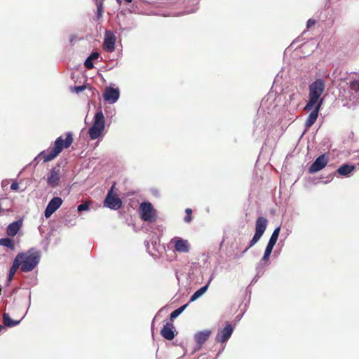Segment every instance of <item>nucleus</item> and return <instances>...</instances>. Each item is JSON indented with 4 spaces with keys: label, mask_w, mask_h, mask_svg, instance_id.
<instances>
[{
    "label": "nucleus",
    "mask_w": 359,
    "mask_h": 359,
    "mask_svg": "<svg viewBox=\"0 0 359 359\" xmlns=\"http://www.w3.org/2000/svg\"><path fill=\"white\" fill-rule=\"evenodd\" d=\"M233 331V327L229 323H226V341L230 338Z\"/></svg>",
    "instance_id": "a878e982"
},
{
    "label": "nucleus",
    "mask_w": 359,
    "mask_h": 359,
    "mask_svg": "<svg viewBox=\"0 0 359 359\" xmlns=\"http://www.w3.org/2000/svg\"><path fill=\"white\" fill-rule=\"evenodd\" d=\"M209 283L206 284L205 285L203 286L198 290H196L191 297L190 301L191 302L196 301L197 299H198L200 297H201L208 290Z\"/></svg>",
    "instance_id": "aec40b11"
},
{
    "label": "nucleus",
    "mask_w": 359,
    "mask_h": 359,
    "mask_svg": "<svg viewBox=\"0 0 359 359\" xmlns=\"http://www.w3.org/2000/svg\"><path fill=\"white\" fill-rule=\"evenodd\" d=\"M88 57L90 58V60H92L97 59L99 57V53L97 52H94Z\"/></svg>",
    "instance_id": "473e14b6"
},
{
    "label": "nucleus",
    "mask_w": 359,
    "mask_h": 359,
    "mask_svg": "<svg viewBox=\"0 0 359 359\" xmlns=\"http://www.w3.org/2000/svg\"><path fill=\"white\" fill-rule=\"evenodd\" d=\"M327 161L325 154L319 156L309 168V173H316L321 170L326 166Z\"/></svg>",
    "instance_id": "9b49d317"
},
{
    "label": "nucleus",
    "mask_w": 359,
    "mask_h": 359,
    "mask_svg": "<svg viewBox=\"0 0 359 359\" xmlns=\"http://www.w3.org/2000/svg\"><path fill=\"white\" fill-rule=\"evenodd\" d=\"M196 10V8H194V9H191V10H189V11L187 10V11H186L184 13H191L194 12Z\"/></svg>",
    "instance_id": "e433bc0d"
},
{
    "label": "nucleus",
    "mask_w": 359,
    "mask_h": 359,
    "mask_svg": "<svg viewBox=\"0 0 359 359\" xmlns=\"http://www.w3.org/2000/svg\"><path fill=\"white\" fill-rule=\"evenodd\" d=\"M327 1H330L331 0H327Z\"/></svg>",
    "instance_id": "79ce46f5"
},
{
    "label": "nucleus",
    "mask_w": 359,
    "mask_h": 359,
    "mask_svg": "<svg viewBox=\"0 0 359 359\" xmlns=\"http://www.w3.org/2000/svg\"><path fill=\"white\" fill-rule=\"evenodd\" d=\"M267 222V219L264 217H259L257 219L255 223V233L250 241L248 246L243 250V253L246 252L260 240L266 231Z\"/></svg>",
    "instance_id": "39448f33"
},
{
    "label": "nucleus",
    "mask_w": 359,
    "mask_h": 359,
    "mask_svg": "<svg viewBox=\"0 0 359 359\" xmlns=\"http://www.w3.org/2000/svg\"><path fill=\"white\" fill-rule=\"evenodd\" d=\"M174 326L170 322H168L161 330V334L168 340H172L175 337Z\"/></svg>",
    "instance_id": "2eb2a0df"
},
{
    "label": "nucleus",
    "mask_w": 359,
    "mask_h": 359,
    "mask_svg": "<svg viewBox=\"0 0 359 359\" xmlns=\"http://www.w3.org/2000/svg\"><path fill=\"white\" fill-rule=\"evenodd\" d=\"M19 267L20 264L18 263V261L14 259L8 275L7 280L8 282H11L13 280V276Z\"/></svg>",
    "instance_id": "412c9836"
},
{
    "label": "nucleus",
    "mask_w": 359,
    "mask_h": 359,
    "mask_svg": "<svg viewBox=\"0 0 359 359\" xmlns=\"http://www.w3.org/2000/svg\"><path fill=\"white\" fill-rule=\"evenodd\" d=\"M120 93L118 88H106L103 93V98L110 104L115 103L119 98Z\"/></svg>",
    "instance_id": "f8f14e48"
},
{
    "label": "nucleus",
    "mask_w": 359,
    "mask_h": 359,
    "mask_svg": "<svg viewBox=\"0 0 359 359\" xmlns=\"http://www.w3.org/2000/svg\"><path fill=\"white\" fill-rule=\"evenodd\" d=\"M62 204V200L60 197H53L48 203L44 215L49 218Z\"/></svg>",
    "instance_id": "1a4fd4ad"
},
{
    "label": "nucleus",
    "mask_w": 359,
    "mask_h": 359,
    "mask_svg": "<svg viewBox=\"0 0 359 359\" xmlns=\"http://www.w3.org/2000/svg\"><path fill=\"white\" fill-rule=\"evenodd\" d=\"M280 226H279L273 230L268 243H271L273 245H276L278 238V236L280 234Z\"/></svg>",
    "instance_id": "b1692460"
},
{
    "label": "nucleus",
    "mask_w": 359,
    "mask_h": 359,
    "mask_svg": "<svg viewBox=\"0 0 359 359\" xmlns=\"http://www.w3.org/2000/svg\"><path fill=\"white\" fill-rule=\"evenodd\" d=\"M274 245H273L271 243H267L264 255L256 267L257 276H258L259 273H263L262 267L266 264V262L269 260Z\"/></svg>",
    "instance_id": "ddd939ff"
},
{
    "label": "nucleus",
    "mask_w": 359,
    "mask_h": 359,
    "mask_svg": "<svg viewBox=\"0 0 359 359\" xmlns=\"http://www.w3.org/2000/svg\"><path fill=\"white\" fill-rule=\"evenodd\" d=\"M187 305H188L187 304H184V305L180 306V308H178L177 309L173 311L170 313V320H172L173 319L176 318L179 315H180L184 311V310L186 309Z\"/></svg>",
    "instance_id": "393cba45"
},
{
    "label": "nucleus",
    "mask_w": 359,
    "mask_h": 359,
    "mask_svg": "<svg viewBox=\"0 0 359 359\" xmlns=\"http://www.w3.org/2000/svg\"><path fill=\"white\" fill-rule=\"evenodd\" d=\"M72 142V134L67 133L65 140H63L62 136L57 138L54 143V148L50 151H43L39 153L34 159V162H38L40 158H43L44 163L52 161L62 151L64 147L69 148Z\"/></svg>",
    "instance_id": "f03ea898"
},
{
    "label": "nucleus",
    "mask_w": 359,
    "mask_h": 359,
    "mask_svg": "<svg viewBox=\"0 0 359 359\" xmlns=\"http://www.w3.org/2000/svg\"><path fill=\"white\" fill-rule=\"evenodd\" d=\"M60 181V169L53 168L50 170L47 175V183L52 187H55L58 185Z\"/></svg>",
    "instance_id": "4468645a"
},
{
    "label": "nucleus",
    "mask_w": 359,
    "mask_h": 359,
    "mask_svg": "<svg viewBox=\"0 0 359 359\" xmlns=\"http://www.w3.org/2000/svg\"><path fill=\"white\" fill-rule=\"evenodd\" d=\"M325 88V82L322 79H316L309 85V100L304 107V110L311 111L304 126L306 129L310 128L316 121L319 111L323 104V97H321Z\"/></svg>",
    "instance_id": "f257e3e1"
},
{
    "label": "nucleus",
    "mask_w": 359,
    "mask_h": 359,
    "mask_svg": "<svg viewBox=\"0 0 359 359\" xmlns=\"http://www.w3.org/2000/svg\"><path fill=\"white\" fill-rule=\"evenodd\" d=\"M105 119L102 111H97L93 118L92 126L88 130V134L91 140L99 138L104 130Z\"/></svg>",
    "instance_id": "20e7f679"
},
{
    "label": "nucleus",
    "mask_w": 359,
    "mask_h": 359,
    "mask_svg": "<svg viewBox=\"0 0 359 359\" xmlns=\"http://www.w3.org/2000/svg\"><path fill=\"white\" fill-rule=\"evenodd\" d=\"M21 226H22V221H20V220L12 222L7 227V230H6L7 234L10 236H15L19 231Z\"/></svg>",
    "instance_id": "f3484780"
},
{
    "label": "nucleus",
    "mask_w": 359,
    "mask_h": 359,
    "mask_svg": "<svg viewBox=\"0 0 359 359\" xmlns=\"http://www.w3.org/2000/svg\"><path fill=\"white\" fill-rule=\"evenodd\" d=\"M301 97H302V95L298 91L290 95V101H295V100L299 101L301 99Z\"/></svg>",
    "instance_id": "cd10ccee"
},
{
    "label": "nucleus",
    "mask_w": 359,
    "mask_h": 359,
    "mask_svg": "<svg viewBox=\"0 0 359 359\" xmlns=\"http://www.w3.org/2000/svg\"><path fill=\"white\" fill-rule=\"evenodd\" d=\"M126 2L128 3H130L132 1V0H125Z\"/></svg>",
    "instance_id": "a19ab883"
},
{
    "label": "nucleus",
    "mask_w": 359,
    "mask_h": 359,
    "mask_svg": "<svg viewBox=\"0 0 359 359\" xmlns=\"http://www.w3.org/2000/svg\"><path fill=\"white\" fill-rule=\"evenodd\" d=\"M116 39L114 33L109 30H107L104 34L103 48L109 53H111L115 49V43Z\"/></svg>",
    "instance_id": "9d476101"
},
{
    "label": "nucleus",
    "mask_w": 359,
    "mask_h": 359,
    "mask_svg": "<svg viewBox=\"0 0 359 359\" xmlns=\"http://www.w3.org/2000/svg\"><path fill=\"white\" fill-rule=\"evenodd\" d=\"M19 188V184L17 182H13L11 185V189L13 191H17Z\"/></svg>",
    "instance_id": "72a5a7b5"
},
{
    "label": "nucleus",
    "mask_w": 359,
    "mask_h": 359,
    "mask_svg": "<svg viewBox=\"0 0 359 359\" xmlns=\"http://www.w3.org/2000/svg\"><path fill=\"white\" fill-rule=\"evenodd\" d=\"M191 220V215H187L185 217H184V221L186 222H190Z\"/></svg>",
    "instance_id": "c9c22d12"
},
{
    "label": "nucleus",
    "mask_w": 359,
    "mask_h": 359,
    "mask_svg": "<svg viewBox=\"0 0 359 359\" xmlns=\"http://www.w3.org/2000/svg\"><path fill=\"white\" fill-rule=\"evenodd\" d=\"M350 89L354 98L359 100V75L350 81Z\"/></svg>",
    "instance_id": "dca6fc26"
},
{
    "label": "nucleus",
    "mask_w": 359,
    "mask_h": 359,
    "mask_svg": "<svg viewBox=\"0 0 359 359\" xmlns=\"http://www.w3.org/2000/svg\"><path fill=\"white\" fill-rule=\"evenodd\" d=\"M242 318V314H239L236 316V321H239Z\"/></svg>",
    "instance_id": "58836bf2"
},
{
    "label": "nucleus",
    "mask_w": 359,
    "mask_h": 359,
    "mask_svg": "<svg viewBox=\"0 0 359 359\" xmlns=\"http://www.w3.org/2000/svg\"><path fill=\"white\" fill-rule=\"evenodd\" d=\"M3 321H4V324L7 327L15 326V325H18L20 322V320H12L8 313H4L3 315Z\"/></svg>",
    "instance_id": "4be33fe9"
},
{
    "label": "nucleus",
    "mask_w": 359,
    "mask_h": 359,
    "mask_svg": "<svg viewBox=\"0 0 359 359\" xmlns=\"http://www.w3.org/2000/svg\"><path fill=\"white\" fill-rule=\"evenodd\" d=\"M121 205V200L112 194V189H111L104 200V205L112 210H118Z\"/></svg>",
    "instance_id": "6e6552de"
},
{
    "label": "nucleus",
    "mask_w": 359,
    "mask_h": 359,
    "mask_svg": "<svg viewBox=\"0 0 359 359\" xmlns=\"http://www.w3.org/2000/svg\"><path fill=\"white\" fill-rule=\"evenodd\" d=\"M315 24H316V20H315L309 19L307 21L306 27H307V28H309V27H312L313 25H314Z\"/></svg>",
    "instance_id": "2f4dec72"
},
{
    "label": "nucleus",
    "mask_w": 359,
    "mask_h": 359,
    "mask_svg": "<svg viewBox=\"0 0 359 359\" xmlns=\"http://www.w3.org/2000/svg\"><path fill=\"white\" fill-rule=\"evenodd\" d=\"M355 169V165L344 164L341 165L337 169V172L342 176H348L353 170Z\"/></svg>",
    "instance_id": "6ab92c4d"
},
{
    "label": "nucleus",
    "mask_w": 359,
    "mask_h": 359,
    "mask_svg": "<svg viewBox=\"0 0 359 359\" xmlns=\"http://www.w3.org/2000/svg\"><path fill=\"white\" fill-rule=\"evenodd\" d=\"M191 212H192V211H191V209L187 208V209L186 210V213H187V215H191Z\"/></svg>",
    "instance_id": "4c0bfd02"
},
{
    "label": "nucleus",
    "mask_w": 359,
    "mask_h": 359,
    "mask_svg": "<svg viewBox=\"0 0 359 359\" xmlns=\"http://www.w3.org/2000/svg\"><path fill=\"white\" fill-rule=\"evenodd\" d=\"M170 244L174 248L176 252L180 253H187L191 248L190 243L187 240L178 236L172 238L170 241Z\"/></svg>",
    "instance_id": "0eeeda50"
},
{
    "label": "nucleus",
    "mask_w": 359,
    "mask_h": 359,
    "mask_svg": "<svg viewBox=\"0 0 359 359\" xmlns=\"http://www.w3.org/2000/svg\"><path fill=\"white\" fill-rule=\"evenodd\" d=\"M102 12V5L100 4V5L97 6V14H98V15H100Z\"/></svg>",
    "instance_id": "f704fd0d"
},
{
    "label": "nucleus",
    "mask_w": 359,
    "mask_h": 359,
    "mask_svg": "<svg viewBox=\"0 0 359 359\" xmlns=\"http://www.w3.org/2000/svg\"><path fill=\"white\" fill-rule=\"evenodd\" d=\"M140 213L144 221L152 222L156 219L155 210L151 203H142L140 206Z\"/></svg>",
    "instance_id": "423d86ee"
},
{
    "label": "nucleus",
    "mask_w": 359,
    "mask_h": 359,
    "mask_svg": "<svg viewBox=\"0 0 359 359\" xmlns=\"http://www.w3.org/2000/svg\"><path fill=\"white\" fill-rule=\"evenodd\" d=\"M15 260H18L20 264V270L22 272H29L32 271L40 261V254L38 252L18 253Z\"/></svg>",
    "instance_id": "7ed1b4c3"
},
{
    "label": "nucleus",
    "mask_w": 359,
    "mask_h": 359,
    "mask_svg": "<svg viewBox=\"0 0 359 359\" xmlns=\"http://www.w3.org/2000/svg\"><path fill=\"white\" fill-rule=\"evenodd\" d=\"M84 89H85L84 86H75L74 88L73 91L76 93H79L82 92Z\"/></svg>",
    "instance_id": "7c9ffc66"
},
{
    "label": "nucleus",
    "mask_w": 359,
    "mask_h": 359,
    "mask_svg": "<svg viewBox=\"0 0 359 359\" xmlns=\"http://www.w3.org/2000/svg\"><path fill=\"white\" fill-rule=\"evenodd\" d=\"M0 245L6 247L12 250L15 249V244L13 241L9 238H0Z\"/></svg>",
    "instance_id": "5701e85b"
},
{
    "label": "nucleus",
    "mask_w": 359,
    "mask_h": 359,
    "mask_svg": "<svg viewBox=\"0 0 359 359\" xmlns=\"http://www.w3.org/2000/svg\"><path fill=\"white\" fill-rule=\"evenodd\" d=\"M88 209V205L87 203H82V204H80L78 208H77V210L79 212H81V211H83V210H87Z\"/></svg>",
    "instance_id": "c756f323"
},
{
    "label": "nucleus",
    "mask_w": 359,
    "mask_h": 359,
    "mask_svg": "<svg viewBox=\"0 0 359 359\" xmlns=\"http://www.w3.org/2000/svg\"><path fill=\"white\" fill-rule=\"evenodd\" d=\"M216 339L219 342H224V328H221L219 330Z\"/></svg>",
    "instance_id": "bb28decb"
},
{
    "label": "nucleus",
    "mask_w": 359,
    "mask_h": 359,
    "mask_svg": "<svg viewBox=\"0 0 359 359\" xmlns=\"http://www.w3.org/2000/svg\"><path fill=\"white\" fill-rule=\"evenodd\" d=\"M3 329H4V327H3L1 325H0V332H1Z\"/></svg>",
    "instance_id": "ea45409f"
},
{
    "label": "nucleus",
    "mask_w": 359,
    "mask_h": 359,
    "mask_svg": "<svg viewBox=\"0 0 359 359\" xmlns=\"http://www.w3.org/2000/svg\"><path fill=\"white\" fill-rule=\"evenodd\" d=\"M210 333L209 330L198 332L194 335V339L198 344L201 345L208 339Z\"/></svg>",
    "instance_id": "a211bd4d"
},
{
    "label": "nucleus",
    "mask_w": 359,
    "mask_h": 359,
    "mask_svg": "<svg viewBox=\"0 0 359 359\" xmlns=\"http://www.w3.org/2000/svg\"><path fill=\"white\" fill-rule=\"evenodd\" d=\"M92 61H93V60H90V58H89V57H88V58L86 60V61H85V62H84V65H85V66H86V67L87 69H92V68L93 67V62H92Z\"/></svg>",
    "instance_id": "c85d7f7f"
}]
</instances>
